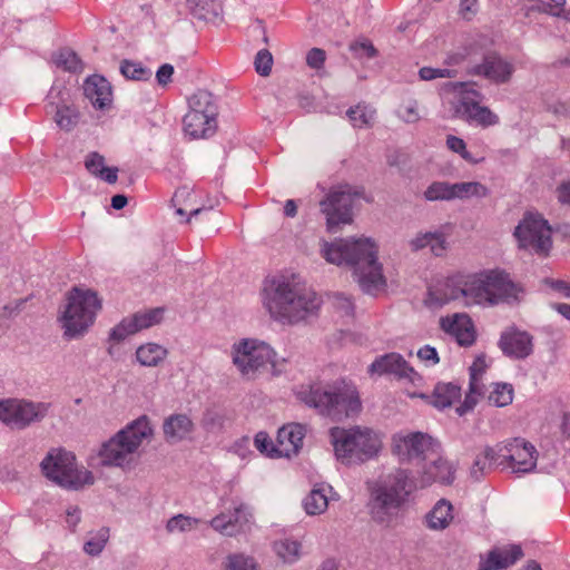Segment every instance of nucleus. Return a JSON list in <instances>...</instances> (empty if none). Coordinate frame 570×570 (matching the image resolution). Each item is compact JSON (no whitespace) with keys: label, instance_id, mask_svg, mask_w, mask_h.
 <instances>
[{"label":"nucleus","instance_id":"f257e3e1","mask_svg":"<svg viewBox=\"0 0 570 570\" xmlns=\"http://www.w3.org/2000/svg\"><path fill=\"white\" fill-rule=\"evenodd\" d=\"M262 303L272 320L295 325L315 316L322 301L298 275L283 274L265 282Z\"/></svg>","mask_w":570,"mask_h":570},{"label":"nucleus","instance_id":"f03ea898","mask_svg":"<svg viewBox=\"0 0 570 570\" xmlns=\"http://www.w3.org/2000/svg\"><path fill=\"white\" fill-rule=\"evenodd\" d=\"M321 256L330 264L348 265L361 289L370 295L384 291L386 279L377 261V246L367 237L322 240Z\"/></svg>","mask_w":570,"mask_h":570},{"label":"nucleus","instance_id":"7ed1b4c3","mask_svg":"<svg viewBox=\"0 0 570 570\" xmlns=\"http://www.w3.org/2000/svg\"><path fill=\"white\" fill-rule=\"evenodd\" d=\"M296 396L321 415L335 421L356 415L362 409L355 385L344 380L326 384H303L297 389Z\"/></svg>","mask_w":570,"mask_h":570},{"label":"nucleus","instance_id":"20e7f679","mask_svg":"<svg viewBox=\"0 0 570 570\" xmlns=\"http://www.w3.org/2000/svg\"><path fill=\"white\" fill-rule=\"evenodd\" d=\"M518 287L509 278V275L501 271H487L468 275L453 283L450 293L445 298L463 299L465 305L487 304L497 305L518 297Z\"/></svg>","mask_w":570,"mask_h":570},{"label":"nucleus","instance_id":"39448f33","mask_svg":"<svg viewBox=\"0 0 570 570\" xmlns=\"http://www.w3.org/2000/svg\"><path fill=\"white\" fill-rule=\"evenodd\" d=\"M443 106L451 118L490 127L499 124V117L481 106V94L469 82H446L440 89Z\"/></svg>","mask_w":570,"mask_h":570},{"label":"nucleus","instance_id":"423d86ee","mask_svg":"<svg viewBox=\"0 0 570 570\" xmlns=\"http://www.w3.org/2000/svg\"><path fill=\"white\" fill-rule=\"evenodd\" d=\"M101 307L102 303L97 292L73 286L66 294V303L58 318L63 336L68 340L83 336L94 325Z\"/></svg>","mask_w":570,"mask_h":570},{"label":"nucleus","instance_id":"0eeeda50","mask_svg":"<svg viewBox=\"0 0 570 570\" xmlns=\"http://www.w3.org/2000/svg\"><path fill=\"white\" fill-rule=\"evenodd\" d=\"M153 434L147 416H140L101 446L99 455L104 465L125 468L137 459L139 448Z\"/></svg>","mask_w":570,"mask_h":570},{"label":"nucleus","instance_id":"6e6552de","mask_svg":"<svg viewBox=\"0 0 570 570\" xmlns=\"http://www.w3.org/2000/svg\"><path fill=\"white\" fill-rule=\"evenodd\" d=\"M414 482L406 470H396L382 478L372 492L371 514L379 523H390L406 502Z\"/></svg>","mask_w":570,"mask_h":570},{"label":"nucleus","instance_id":"1a4fd4ad","mask_svg":"<svg viewBox=\"0 0 570 570\" xmlns=\"http://www.w3.org/2000/svg\"><path fill=\"white\" fill-rule=\"evenodd\" d=\"M331 442L334 452L342 463H362L374 458L381 450L382 442L377 433L368 428L352 429L333 428Z\"/></svg>","mask_w":570,"mask_h":570},{"label":"nucleus","instance_id":"9d476101","mask_svg":"<svg viewBox=\"0 0 570 570\" xmlns=\"http://www.w3.org/2000/svg\"><path fill=\"white\" fill-rule=\"evenodd\" d=\"M40 465L47 479L66 489L78 490L95 480L90 471L77 466L71 452L62 449L50 450Z\"/></svg>","mask_w":570,"mask_h":570},{"label":"nucleus","instance_id":"9b49d317","mask_svg":"<svg viewBox=\"0 0 570 570\" xmlns=\"http://www.w3.org/2000/svg\"><path fill=\"white\" fill-rule=\"evenodd\" d=\"M232 362L239 373L254 379L275 365L276 353L269 344L256 338H242L230 351Z\"/></svg>","mask_w":570,"mask_h":570},{"label":"nucleus","instance_id":"f8f14e48","mask_svg":"<svg viewBox=\"0 0 570 570\" xmlns=\"http://www.w3.org/2000/svg\"><path fill=\"white\" fill-rule=\"evenodd\" d=\"M50 406V403L24 399L2 400L0 401V421L11 429L24 430L45 420Z\"/></svg>","mask_w":570,"mask_h":570},{"label":"nucleus","instance_id":"ddd939ff","mask_svg":"<svg viewBox=\"0 0 570 570\" xmlns=\"http://www.w3.org/2000/svg\"><path fill=\"white\" fill-rule=\"evenodd\" d=\"M438 440L423 432L396 433L392 436V452L402 462L423 461L439 455Z\"/></svg>","mask_w":570,"mask_h":570},{"label":"nucleus","instance_id":"4468645a","mask_svg":"<svg viewBox=\"0 0 570 570\" xmlns=\"http://www.w3.org/2000/svg\"><path fill=\"white\" fill-rule=\"evenodd\" d=\"M519 246L538 255H548L551 249V227L539 214H527L514 230Z\"/></svg>","mask_w":570,"mask_h":570},{"label":"nucleus","instance_id":"2eb2a0df","mask_svg":"<svg viewBox=\"0 0 570 570\" xmlns=\"http://www.w3.org/2000/svg\"><path fill=\"white\" fill-rule=\"evenodd\" d=\"M358 199L356 191L344 186L331 190L326 198L320 203L322 213L326 216V225L330 232L335 233L340 225L353 222V208Z\"/></svg>","mask_w":570,"mask_h":570},{"label":"nucleus","instance_id":"dca6fc26","mask_svg":"<svg viewBox=\"0 0 570 570\" xmlns=\"http://www.w3.org/2000/svg\"><path fill=\"white\" fill-rule=\"evenodd\" d=\"M499 466L510 469L512 473L524 474L532 472L537 466L538 452L524 439H513L498 444Z\"/></svg>","mask_w":570,"mask_h":570},{"label":"nucleus","instance_id":"f3484780","mask_svg":"<svg viewBox=\"0 0 570 570\" xmlns=\"http://www.w3.org/2000/svg\"><path fill=\"white\" fill-rule=\"evenodd\" d=\"M46 110L52 115L56 125L63 131L73 130L80 120V111L75 106L70 91L62 85H53L47 96Z\"/></svg>","mask_w":570,"mask_h":570},{"label":"nucleus","instance_id":"a211bd4d","mask_svg":"<svg viewBox=\"0 0 570 570\" xmlns=\"http://www.w3.org/2000/svg\"><path fill=\"white\" fill-rule=\"evenodd\" d=\"M371 375H394L397 380L406 381L415 386L422 382V376L399 353H387L376 357L368 366Z\"/></svg>","mask_w":570,"mask_h":570},{"label":"nucleus","instance_id":"6ab92c4d","mask_svg":"<svg viewBox=\"0 0 570 570\" xmlns=\"http://www.w3.org/2000/svg\"><path fill=\"white\" fill-rule=\"evenodd\" d=\"M498 344L502 353L513 360H524L533 352V336L515 326L505 328Z\"/></svg>","mask_w":570,"mask_h":570},{"label":"nucleus","instance_id":"aec40b11","mask_svg":"<svg viewBox=\"0 0 570 570\" xmlns=\"http://www.w3.org/2000/svg\"><path fill=\"white\" fill-rule=\"evenodd\" d=\"M514 70V65L511 61L498 53H488L481 63L472 66L468 72L482 76L495 83H507L511 80Z\"/></svg>","mask_w":570,"mask_h":570},{"label":"nucleus","instance_id":"412c9836","mask_svg":"<svg viewBox=\"0 0 570 570\" xmlns=\"http://www.w3.org/2000/svg\"><path fill=\"white\" fill-rule=\"evenodd\" d=\"M253 514L249 505L245 503H235L234 512L222 513L210 521V525L215 531H224L230 529L236 532H250L253 530Z\"/></svg>","mask_w":570,"mask_h":570},{"label":"nucleus","instance_id":"4be33fe9","mask_svg":"<svg viewBox=\"0 0 570 570\" xmlns=\"http://www.w3.org/2000/svg\"><path fill=\"white\" fill-rule=\"evenodd\" d=\"M440 325L441 328L453 336L461 346H470L475 341L474 325L466 314H453L441 317Z\"/></svg>","mask_w":570,"mask_h":570},{"label":"nucleus","instance_id":"5701e85b","mask_svg":"<svg viewBox=\"0 0 570 570\" xmlns=\"http://www.w3.org/2000/svg\"><path fill=\"white\" fill-rule=\"evenodd\" d=\"M488 364L483 355L478 356L470 366V385L469 393L465 396L464 403L456 409L460 415L472 410L476 404L478 399L484 393V385L482 383V375L485 372Z\"/></svg>","mask_w":570,"mask_h":570},{"label":"nucleus","instance_id":"b1692460","mask_svg":"<svg viewBox=\"0 0 570 570\" xmlns=\"http://www.w3.org/2000/svg\"><path fill=\"white\" fill-rule=\"evenodd\" d=\"M305 436V428L301 424L284 425L277 433V449L275 454L277 456H292L297 454L303 445Z\"/></svg>","mask_w":570,"mask_h":570},{"label":"nucleus","instance_id":"393cba45","mask_svg":"<svg viewBox=\"0 0 570 570\" xmlns=\"http://www.w3.org/2000/svg\"><path fill=\"white\" fill-rule=\"evenodd\" d=\"M522 557L523 551L519 544L495 548L480 562L479 570H503L514 564Z\"/></svg>","mask_w":570,"mask_h":570},{"label":"nucleus","instance_id":"a878e982","mask_svg":"<svg viewBox=\"0 0 570 570\" xmlns=\"http://www.w3.org/2000/svg\"><path fill=\"white\" fill-rule=\"evenodd\" d=\"M83 95L97 109H105L111 104V86L106 78L94 75L83 82Z\"/></svg>","mask_w":570,"mask_h":570},{"label":"nucleus","instance_id":"bb28decb","mask_svg":"<svg viewBox=\"0 0 570 570\" xmlns=\"http://www.w3.org/2000/svg\"><path fill=\"white\" fill-rule=\"evenodd\" d=\"M454 478L455 466L446 459L438 456L424 466L422 482L423 484H430L432 482L451 484Z\"/></svg>","mask_w":570,"mask_h":570},{"label":"nucleus","instance_id":"cd10ccee","mask_svg":"<svg viewBox=\"0 0 570 570\" xmlns=\"http://www.w3.org/2000/svg\"><path fill=\"white\" fill-rule=\"evenodd\" d=\"M194 423L186 414H173L164 422L163 430L168 443L185 440L193 431Z\"/></svg>","mask_w":570,"mask_h":570},{"label":"nucleus","instance_id":"c85d7f7f","mask_svg":"<svg viewBox=\"0 0 570 570\" xmlns=\"http://www.w3.org/2000/svg\"><path fill=\"white\" fill-rule=\"evenodd\" d=\"M499 461L498 446H484L473 460L470 468V478L474 481H480L492 471L494 464L499 465Z\"/></svg>","mask_w":570,"mask_h":570},{"label":"nucleus","instance_id":"c756f323","mask_svg":"<svg viewBox=\"0 0 570 570\" xmlns=\"http://www.w3.org/2000/svg\"><path fill=\"white\" fill-rule=\"evenodd\" d=\"M216 118L188 111L184 117V129L193 138H203L214 132Z\"/></svg>","mask_w":570,"mask_h":570},{"label":"nucleus","instance_id":"7c9ffc66","mask_svg":"<svg viewBox=\"0 0 570 570\" xmlns=\"http://www.w3.org/2000/svg\"><path fill=\"white\" fill-rule=\"evenodd\" d=\"M187 8L198 20L214 23L222 20L223 7L217 0H187Z\"/></svg>","mask_w":570,"mask_h":570},{"label":"nucleus","instance_id":"2f4dec72","mask_svg":"<svg viewBox=\"0 0 570 570\" xmlns=\"http://www.w3.org/2000/svg\"><path fill=\"white\" fill-rule=\"evenodd\" d=\"M168 356V350L154 342L141 344L136 350L137 362L145 367H157Z\"/></svg>","mask_w":570,"mask_h":570},{"label":"nucleus","instance_id":"473e14b6","mask_svg":"<svg viewBox=\"0 0 570 570\" xmlns=\"http://www.w3.org/2000/svg\"><path fill=\"white\" fill-rule=\"evenodd\" d=\"M453 520V505L445 499L439 500L426 514L428 527L434 531L444 530Z\"/></svg>","mask_w":570,"mask_h":570},{"label":"nucleus","instance_id":"72a5a7b5","mask_svg":"<svg viewBox=\"0 0 570 570\" xmlns=\"http://www.w3.org/2000/svg\"><path fill=\"white\" fill-rule=\"evenodd\" d=\"M346 116L354 128H368L375 122L376 110L370 105L358 104L351 107L346 111Z\"/></svg>","mask_w":570,"mask_h":570},{"label":"nucleus","instance_id":"f704fd0d","mask_svg":"<svg viewBox=\"0 0 570 570\" xmlns=\"http://www.w3.org/2000/svg\"><path fill=\"white\" fill-rule=\"evenodd\" d=\"M461 396V389L452 383L438 384L431 403L438 409L451 406Z\"/></svg>","mask_w":570,"mask_h":570},{"label":"nucleus","instance_id":"c9c22d12","mask_svg":"<svg viewBox=\"0 0 570 570\" xmlns=\"http://www.w3.org/2000/svg\"><path fill=\"white\" fill-rule=\"evenodd\" d=\"M453 199H481L489 195V189L485 185L479 181H461L453 184Z\"/></svg>","mask_w":570,"mask_h":570},{"label":"nucleus","instance_id":"e433bc0d","mask_svg":"<svg viewBox=\"0 0 570 570\" xmlns=\"http://www.w3.org/2000/svg\"><path fill=\"white\" fill-rule=\"evenodd\" d=\"M328 505V498L323 487H315L303 500V508L309 515L323 513Z\"/></svg>","mask_w":570,"mask_h":570},{"label":"nucleus","instance_id":"4c0bfd02","mask_svg":"<svg viewBox=\"0 0 570 570\" xmlns=\"http://www.w3.org/2000/svg\"><path fill=\"white\" fill-rule=\"evenodd\" d=\"M203 524H205V522L199 519L177 514L167 521L166 530L170 533L204 531Z\"/></svg>","mask_w":570,"mask_h":570},{"label":"nucleus","instance_id":"58836bf2","mask_svg":"<svg viewBox=\"0 0 570 570\" xmlns=\"http://www.w3.org/2000/svg\"><path fill=\"white\" fill-rule=\"evenodd\" d=\"M189 111L204 114L209 117L217 115V107L213 101V96L205 90H199L189 98Z\"/></svg>","mask_w":570,"mask_h":570},{"label":"nucleus","instance_id":"ea45409f","mask_svg":"<svg viewBox=\"0 0 570 570\" xmlns=\"http://www.w3.org/2000/svg\"><path fill=\"white\" fill-rule=\"evenodd\" d=\"M164 309L153 308L140 311L129 316L131 323L137 327V333L141 330L159 324L163 320Z\"/></svg>","mask_w":570,"mask_h":570},{"label":"nucleus","instance_id":"a19ab883","mask_svg":"<svg viewBox=\"0 0 570 570\" xmlns=\"http://www.w3.org/2000/svg\"><path fill=\"white\" fill-rule=\"evenodd\" d=\"M53 61L57 67L69 72L78 73L83 70L82 61L79 59L77 53L70 49H61L55 55Z\"/></svg>","mask_w":570,"mask_h":570},{"label":"nucleus","instance_id":"79ce46f5","mask_svg":"<svg viewBox=\"0 0 570 570\" xmlns=\"http://www.w3.org/2000/svg\"><path fill=\"white\" fill-rule=\"evenodd\" d=\"M453 184L448 181H434L424 191V198L429 202L453 200Z\"/></svg>","mask_w":570,"mask_h":570},{"label":"nucleus","instance_id":"37998d69","mask_svg":"<svg viewBox=\"0 0 570 570\" xmlns=\"http://www.w3.org/2000/svg\"><path fill=\"white\" fill-rule=\"evenodd\" d=\"M121 75L131 80H148L153 72L150 69L145 68L140 62L124 60L120 65Z\"/></svg>","mask_w":570,"mask_h":570},{"label":"nucleus","instance_id":"c03bdc74","mask_svg":"<svg viewBox=\"0 0 570 570\" xmlns=\"http://www.w3.org/2000/svg\"><path fill=\"white\" fill-rule=\"evenodd\" d=\"M513 400V387L507 383L494 384L489 395V402L495 406H505Z\"/></svg>","mask_w":570,"mask_h":570},{"label":"nucleus","instance_id":"a18cd8bd","mask_svg":"<svg viewBox=\"0 0 570 570\" xmlns=\"http://www.w3.org/2000/svg\"><path fill=\"white\" fill-rule=\"evenodd\" d=\"M224 570H259L252 557L234 553L227 557Z\"/></svg>","mask_w":570,"mask_h":570},{"label":"nucleus","instance_id":"49530a36","mask_svg":"<svg viewBox=\"0 0 570 570\" xmlns=\"http://www.w3.org/2000/svg\"><path fill=\"white\" fill-rule=\"evenodd\" d=\"M191 196V191L187 187H183L176 190L173 202L175 205H178L176 209V214L184 216L187 212H189V218L187 222H190L193 216L198 215L203 209L202 208H193L190 206L185 205L187 198Z\"/></svg>","mask_w":570,"mask_h":570},{"label":"nucleus","instance_id":"de8ad7c7","mask_svg":"<svg viewBox=\"0 0 570 570\" xmlns=\"http://www.w3.org/2000/svg\"><path fill=\"white\" fill-rule=\"evenodd\" d=\"M137 333V327L131 323L129 316L111 328L109 340L116 343L125 341L128 336Z\"/></svg>","mask_w":570,"mask_h":570},{"label":"nucleus","instance_id":"09e8293b","mask_svg":"<svg viewBox=\"0 0 570 570\" xmlns=\"http://www.w3.org/2000/svg\"><path fill=\"white\" fill-rule=\"evenodd\" d=\"M224 424V416L216 410H207L202 419L203 428L208 432H218Z\"/></svg>","mask_w":570,"mask_h":570},{"label":"nucleus","instance_id":"8fccbe9b","mask_svg":"<svg viewBox=\"0 0 570 570\" xmlns=\"http://www.w3.org/2000/svg\"><path fill=\"white\" fill-rule=\"evenodd\" d=\"M351 51L354 53L356 58L371 59L374 58L377 53L376 49L368 40H358L350 45Z\"/></svg>","mask_w":570,"mask_h":570},{"label":"nucleus","instance_id":"3c124183","mask_svg":"<svg viewBox=\"0 0 570 570\" xmlns=\"http://www.w3.org/2000/svg\"><path fill=\"white\" fill-rule=\"evenodd\" d=\"M399 117L407 124H414L420 120L421 116L419 112L417 101L410 100L403 104L399 111Z\"/></svg>","mask_w":570,"mask_h":570},{"label":"nucleus","instance_id":"603ef678","mask_svg":"<svg viewBox=\"0 0 570 570\" xmlns=\"http://www.w3.org/2000/svg\"><path fill=\"white\" fill-rule=\"evenodd\" d=\"M273 57L267 49L259 50L255 58V69L261 76H268L272 71Z\"/></svg>","mask_w":570,"mask_h":570},{"label":"nucleus","instance_id":"864d4df0","mask_svg":"<svg viewBox=\"0 0 570 570\" xmlns=\"http://www.w3.org/2000/svg\"><path fill=\"white\" fill-rule=\"evenodd\" d=\"M446 146L453 153L459 154L464 160L475 164L476 160L472 158L471 154L466 150V145L463 139L456 136H448Z\"/></svg>","mask_w":570,"mask_h":570},{"label":"nucleus","instance_id":"5fc2aeb1","mask_svg":"<svg viewBox=\"0 0 570 570\" xmlns=\"http://www.w3.org/2000/svg\"><path fill=\"white\" fill-rule=\"evenodd\" d=\"M299 546L296 541L285 539L277 546V553L285 561H289L298 556Z\"/></svg>","mask_w":570,"mask_h":570},{"label":"nucleus","instance_id":"6e6d98bb","mask_svg":"<svg viewBox=\"0 0 570 570\" xmlns=\"http://www.w3.org/2000/svg\"><path fill=\"white\" fill-rule=\"evenodd\" d=\"M333 306L345 316H352L354 313V303L351 297L343 293H335L332 297Z\"/></svg>","mask_w":570,"mask_h":570},{"label":"nucleus","instance_id":"4d7b16f0","mask_svg":"<svg viewBox=\"0 0 570 570\" xmlns=\"http://www.w3.org/2000/svg\"><path fill=\"white\" fill-rule=\"evenodd\" d=\"M254 444L261 453L269 455V456H274V455L277 456L275 454V450H274V449H277V444L274 445L272 440L268 438V435L266 433H264V432L257 433L254 439Z\"/></svg>","mask_w":570,"mask_h":570},{"label":"nucleus","instance_id":"13d9d810","mask_svg":"<svg viewBox=\"0 0 570 570\" xmlns=\"http://www.w3.org/2000/svg\"><path fill=\"white\" fill-rule=\"evenodd\" d=\"M85 166L87 170L95 175L99 176L100 174H104L105 166V159L101 155L98 153H91L86 157Z\"/></svg>","mask_w":570,"mask_h":570},{"label":"nucleus","instance_id":"bf43d9fd","mask_svg":"<svg viewBox=\"0 0 570 570\" xmlns=\"http://www.w3.org/2000/svg\"><path fill=\"white\" fill-rule=\"evenodd\" d=\"M429 247L435 256H441L446 249V239L442 233L430 232Z\"/></svg>","mask_w":570,"mask_h":570},{"label":"nucleus","instance_id":"052dcab7","mask_svg":"<svg viewBox=\"0 0 570 570\" xmlns=\"http://www.w3.org/2000/svg\"><path fill=\"white\" fill-rule=\"evenodd\" d=\"M326 53L323 49L313 48L307 52L306 63L313 69H321L325 62Z\"/></svg>","mask_w":570,"mask_h":570},{"label":"nucleus","instance_id":"680f3d73","mask_svg":"<svg viewBox=\"0 0 570 570\" xmlns=\"http://www.w3.org/2000/svg\"><path fill=\"white\" fill-rule=\"evenodd\" d=\"M417 357L429 365H435L440 361L436 350L430 345L421 347L417 351Z\"/></svg>","mask_w":570,"mask_h":570},{"label":"nucleus","instance_id":"e2e57ef3","mask_svg":"<svg viewBox=\"0 0 570 570\" xmlns=\"http://www.w3.org/2000/svg\"><path fill=\"white\" fill-rule=\"evenodd\" d=\"M549 3H542L539 7L540 11L547 12L551 16L561 17L564 11L566 0H550Z\"/></svg>","mask_w":570,"mask_h":570},{"label":"nucleus","instance_id":"0e129e2a","mask_svg":"<svg viewBox=\"0 0 570 570\" xmlns=\"http://www.w3.org/2000/svg\"><path fill=\"white\" fill-rule=\"evenodd\" d=\"M174 75V67L169 63H164L156 72V80L159 86H166L171 81Z\"/></svg>","mask_w":570,"mask_h":570},{"label":"nucleus","instance_id":"69168bd1","mask_svg":"<svg viewBox=\"0 0 570 570\" xmlns=\"http://www.w3.org/2000/svg\"><path fill=\"white\" fill-rule=\"evenodd\" d=\"M429 238H430V232L420 233L409 242V245L412 250L416 252V250L423 249L425 247H429V243H430Z\"/></svg>","mask_w":570,"mask_h":570},{"label":"nucleus","instance_id":"338daca9","mask_svg":"<svg viewBox=\"0 0 570 570\" xmlns=\"http://www.w3.org/2000/svg\"><path fill=\"white\" fill-rule=\"evenodd\" d=\"M478 10V0H461L460 13L464 19H470Z\"/></svg>","mask_w":570,"mask_h":570},{"label":"nucleus","instance_id":"774afa93","mask_svg":"<svg viewBox=\"0 0 570 570\" xmlns=\"http://www.w3.org/2000/svg\"><path fill=\"white\" fill-rule=\"evenodd\" d=\"M105 543L106 539H104L102 537H95L85 544V550L89 554L95 556L102 550Z\"/></svg>","mask_w":570,"mask_h":570}]
</instances>
